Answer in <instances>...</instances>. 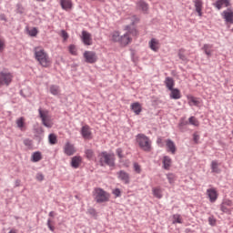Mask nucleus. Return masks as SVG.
Listing matches in <instances>:
<instances>
[{
  "label": "nucleus",
  "mask_w": 233,
  "mask_h": 233,
  "mask_svg": "<svg viewBox=\"0 0 233 233\" xmlns=\"http://www.w3.org/2000/svg\"><path fill=\"white\" fill-rule=\"evenodd\" d=\"M34 54L35 59L41 66H44V68H48V66L52 65V60H50V56H48V53L45 51V48L36 46L34 48Z\"/></svg>",
  "instance_id": "obj_1"
},
{
  "label": "nucleus",
  "mask_w": 233,
  "mask_h": 233,
  "mask_svg": "<svg viewBox=\"0 0 233 233\" xmlns=\"http://www.w3.org/2000/svg\"><path fill=\"white\" fill-rule=\"evenodd\" d=\"M137 143L144 152H151L152 150V140L145 134H138L136 137Z\"/></svg>",
  "instance_id": "obj_2"
},
{
  "label": "nucleus",
  "mask_w": 233,
  "mask_h": 233,
  "mask_svg": "<svg viewBox=\"0 0 233 233\" xmlns=\"http://www.w3.org/2000/svg\"><path fill=\"white\" fill-rule=\"evenodd\" d=\"M93 196L97 203H108L110 201V193L101 187H96L93 191Z\"/></svg>",
  "instance_id": "obj_3"
},
{
  "label": "nucleus",
  "mask_w": 233,
  "mask_h": 233,
  "mask_svg": "<svg viewBox=\"0 0 233 233\" xmlns=\"http://www.w3.org/2000/svg\"><path fill=\"white\" fill-rule=\"evenodd\" d=\"M99 161L102 167H105V165H107V167H116V155L104 151L99 155Z\"/></svg>",
  "instance_id": "obj_4"
},
{
  "label": "nucleus",
  "mask_w": 233,
  "mask_h": 233,
  "mask_svg": "<svg viewBox=\"0 0 233 233\" xmlns=\"http://www.w3.org/2000/svg\"><path fill=\"white\" fill-rule=\"evenodd\" d=\"M38 112L44 127H46L47 128H52L54 123L52 122V116H50L48 110H43L40 108L38 109Z\"/></svg>",
  "instance_id": "obj_5"
},
{
  "label": "nucleus",
  "mask_w": 233,
  "mask_h": 233,
  "mask_svg": "<svg viewBox=\"0 0 233 233\" xmlns=\"http://www.w3.org/2000/svg\"><path fill=\"white\" fill-rule=\"evenodd\" d=\"M14 79V75L8 71H1L0 72V86L5 85V86H8L10 83H12V80Z\"/></svg>",
  "instance_id": "obj_6"
},
{
  "label": "nucleus",
  "mask_w": 233,
  "mask_h": 233,
  "mask_svg": "<svg viewBox=\"0 0 233 233\" xmlns=\"http://www.w3.org/2000/svg\"><path fill=\"white\" fill-rule=\"evenodd\" d=\"M130 34L133 35H137V31L133 29L132 31H128L124 35L120 36V45L121 46H127V45H130L132 43V37H130Z\"/></svg>",
  "instance_id": "obj_7"
},
{
  "label": "nucleus",
  "mask_w": 233,
  "mask_h": 233,
  "mask_svg": "<svg viewBox=\"0 0 233 233\" xmlns=\"http://www.w3.org/2000/svg\"><path fill=\"white\" fill-rule=\"evenodd\" d=\"M83 56L86 63H89L90 65L97 63V54H96L94 51H85Z\"/></svg>",
  "instance_id": "obj_8"
},
{
  "label": "nucleus",
  "mask_w": 233,
  "mask_h": 233,
  "mask_svg": "<svg viewBox=\"0 0 233 233\" xmlns=\"http://www.w3.org/2000/svg\"><path fill=\"white\" fill-rule=\"evenodd\" d=\"M233 202H232V200H230V199H225L223 202H222V204H221V206H220V210L222 211V212H224V214H228V215H230V214H232V210H233Z\"/></svg>",
  "instance_id": "obj_9"
},
{
  "label": "nucleus",
  "mask_w": 233,
  "mask_h": 233,
  "mask_svg": "<svg viewBox=\"0 0 233 233\" xmlns=\"http://www.w3.org/2000/svg\"><path fill=\"white\" fill-rule=\"evenodd\" d=\"M221 17L228 25H233V9L228 8L221 13Z\"/></svg>",
  "instance_id": "obj_10"
},
{
  "label": "nucleus",
  "mask_w": 233,
  "mask_h": 233,
  "mask_svg": "<svg viewBox=\"0 0 233 233\" xmlns=\"http://www.w3.org/2000/svg\"><path fill=\"white\" fill-rule=\"evenodd\" d=\"M206 194L210 201V203H216L218 201V198H219V194L215 187H210L207 189Z\"/></svg>",
  "instance_id": "obj_11"
},
{
  "label": "nucleus",
  "mask_w": 233,
  "mask_h": 233,
  "mask_svg": "<svg viewBox=\"0 0 233 233\" xmlns=\"http://www.w3.org/2000/svg\"><path fill=\"white\" fill-rule=\"evenodd\" d=\"M81 40L86 46H92V35L87 31H82Z\"/></svg>",
  "instance_id": "obj_12"
},
{
  "label": "nucleus",
  "mask_w": 233,
  "mask_h": 233,
  "mask_svg": "<svg viewBox=\"0 0 233 233\" xmlns=\"http://www.w3.org/2000/svg\"><path fill=\"white\" fill-rule=\"evenodd\" d=\"M213 5L218 10H221L223 7L228 8V6H230V0H217Z\"/></svg>",
  "instance_id": "obj_13"
},
{
  "label": "nucleus",
  "mask_w": 233,
  "mask_h": 233,
  "mask_svg": "<svg viewBox=\"0 0 233 233\" xmlns=\"http://www.w3.org/2000/svg\"><path fill=\"white\" fill-rule=\"evenodd\" d=\"M81 134L84 139H92V131L90 130V126L86 125L82 127Z\"/></svg>",
  "instance_id": "obj_14"
},
{
  "label": "nucleus",
  "mask_w": 233,
  "mask_h": 233,
  "mask_svg": "<svg viewBox=\"0 0 233 233\" xmlns=\"http://www.w3.org/2000/svg\"><path fill=\"white\" fill-rule=\"evenodd\" d=\"M166 143V147H167V152H170V154H176V152L177 151V147H176V143H174V141H172L171 139H167L165 141Z\"/></svg>",
  "instance_id": "obj_15"
},
{
  "label": "nucleus",
  "mask_w": 233,
  "mask_h": 233,
  "mask_svg": "<svg viewBox=\"0 0 233 233\" xmlns=\"http://www.w3.org/2000/svg\"><path fill=\"white\" fill-rule=\"evenodd\" d=\"M64 153L66 156H74L76 154V147L70 142H67L64 147Z\"/></svg>",
  "instance_id": "obj_16"
},
{
  "label": "nucleus",
  "mask_w": 233,
  "mask_h": 233,
  "mask_svg": "<svg viewBox=\"0 0 233 233\" xmlns=\"http://www.w3.org/2000/svg\"><path fill=\"white\" fill-rule=\"evenodd\" d=\"M26 119H25V116H21L16 119L15 124L17 128L21 130V132H25L26 130Z\"/></svg>",
  "instance_id": "obj_17"
},
{
  "label": "nucleus",
  "mask_w": 233,
  "mask_h": 233,
  "mask_svg": "<svg viewBox=\"0 0 233 233\" xmlns=\"http://www.w3.org/2000/svg\"><path fill=\"white\" fill-rule=\"evenodd\" d=\"M196 12L198 14L199 17L203 16V0H194Z\"/></svg>",
  "instance_id": "obj_18"
},
{
  "label": "nucleus",
  "mask_w": 233,
  "mask_h": 233,
  "mask_svg": "<svg viewBox=\"0 0 233 233\" xmlns=\"http://www.w3.org/2000/svg\"><path fill=\"white\" fill-rule=\"evenodd\" d=\"M118 176V179H120V181H123V183H125L126 185H128V183H130V176L128 175V173L121 170L117 173Z\"/></svg>",
  "instance_id": "obj_19"
},
{
  "label": "nucleus",
  "mask_w": 233,
  "mask_h": 233,
  "mask_svg": "<svg viewBox=\"0 0 233 233\" xmlns=\"http://www.w3.org/2000/svg\"><path fill=\"white\" fill-rule=\"evenodd\" d=\"M149 48L153 50V52H157L159 48L161 47V44H159V40L156 38H152L149 43Z\"/></svg>",
  "instance_id": "obj_20"
},
{
  "label": "nucleus",
  "mask_w": 233,
  "mask_h": 233,
  "mask_svg": "<svg viewBox=\"0 0 233 233\" xmlns=\"http://www.w3.org/2000/svg\"><path fill=\"white\" fill-rule=\"evenodd\" d=\"M187 103L189 106H199V99L192 95L187 96Z\"/></svg>",
  "instance_id": "obj_21"
},
{
  "label": "nucleus",
  "mask_w": 233,
  "mask_h": 233,
  "mask_svg": "<svg viewBox=\"0 0 233 233\" xmlns=\"http://www.w3.org/2000/svg\"><path fill=\"white\" fill-rule=\"evenodd\" d=\"M60 5L63 10H66V12L70 11L72 6H74L72 0H60Z\"/></svg>",
  "instance_id": "obj_22"
},
{
  "label": "nucleus",
  "mask_w": 233,
  "mask_h": 233,
  "mask_svg": "<svg viewBox=\"0 0 233 233\" xmlns=\"http://www.w3.org/2000/svg\"><path fill=\"white\" fill-rule=\"evenodd\" d=\"M82 161H83V158L81 157H77V156L73 157L71 159V167L73 168H79Z\"/></svg>",
  "instance_id": "obj_23"
},
{
  "label": "nucleus",
  "mask_w": 233,
  "mask_h": 233,
  "mask_svg": "<svg viewBox=\"0 0 233 233\" xmlns=\"http://www.w3.org/2000/svg\"><path fill=\"white\" fill-rule=\"evenodd\" d=\"M163 163V168L165 170H170V167H172V158L168 156H165L162 160Z\"/></svg>",
  "instance_id": "obj_24"
},
{
  "label": "nucleus",
  "mask_w": 233,
  "mask_h": 233,
  "mask_svg": "<svg viewBox=\"0 0 233 233\" xmlns=\"http://www.w3.org/2000/svg\"><path fill=\"white\" fill-rule=\"evenodd\" d=\"M131 109L137 116H139V114H141L143 110V107L141 106V104H139V102H135L131 105Z\"/></svg>",
  "instance_id": "obj_25"
},
{
  "label": "nucleus",
  "mask_w": 233,
  "mask_h": 233,
  "mask_svg": "<svg viewBox=\"0 0 233 233\" xmlns=\"http://www.w3.org/2000/svg\"><path fill=\"white\" fill-rule=\"evenodd\" d=\"M137 7L138 10H142V12H147L148 11V4L145 2L144 0H139L137 2Z\"/></svg>",
  "instance_id": "obj_26"
},
{
  "label": "nucleus",
  "mask_w": 233,
  "mask_h": 233,
  "mask_svg": "<svg viewBox=\"0 0 233 233\" xmlns=\"http://www.w3.org/2000/svg\"><path fill=\"white\" fill-rule=\"evenodd\" d=\"M169 90L171 92L169 95L171 99H181V91H179V89L172 88Z\"/></svg>",
  "instance_id": "obj_27"
},
{
  "label": "nucleus",
  "mask_w": 233,
  "mask_h": 233,
  "mask_svg": "<svg viewBox=\"0 0 233 233\" xmlns=\"http://www.w3.org/2000/svg\"><path fill=\"white\" fill-rule=\"evenodd\" d=\"M213 46L210 44H206L203 46L202 50H204V53L206 54V56H208V57H211L212 56V53L214 52V50H212Z\"/></svg>",
  "instance_id": "obj_28"
},
{
  "label": "nucleus",
  "mask_w": 233,
  "mask_h": 233,
  "mask_svg": "<svg viewBox=\"0 0 233 233\" xmlns=\"http://www.w3.org/2000/svg\"><path fill=\"white\" fill-rule=\"evenodd\" d=\"M219 163H218V161L213 160L211 162V172H213L214 174H221V168L219 167Z\"/></svg>",
  "instance_id": "obj_29"
},
{
  "label": "nucleus",
  "mask_w": 233,
  "mask_h": 233,
  "mask_svg": "<svg viewBox=\"0 0 233 233\" xmlns=\"http://www.w3.org/2000/svg\"><path fill=\"white\" fill-rule=\"evenodd\" d=\"M49 92L52 96H59L61 94V87H59V86L52 85L49 86Z\"/></svg>",
  "instance_id": "obj_30"
},
{
  "label": "nucleus",
  "mask_w": 233,
  "mask_h": 233,
  "mask_svg": "<svg viewBox=\"0 0 233 233\" xmlns=\"http://www.w3.org/2000/svg\"><path fill=\"white\" fill-rule=\"evenodd\" d=\"M42 159H43V156L41 155V152L36 151L33 153L32 155L33 163H38V161H41Z\"/></svg>",
  "instance_id": "obj_31"
},
{
  "label": "nucleus",
  "mask_w": 233,
  "mask_h": 233,
  "mask_svg": "<svg viewBox=\"0 0 233 233\" xmlns=\"http://www.w3.org/2000/svg\"><path fill=\"white\" fill-rule=\"evenodd\" d=\"M165 85L168 90H172L175 85L174 79L172 77H167L165 80Z\"/></svg>",
  "instance_id": "obj_32"
},
{
  "label": "nucleus",
  "mask_w": 233,
  "mask_h": 233,
  "mask_svg": "<svg viewBox=\"0 0 233 233\" xmlns=\"http://www.w3.org/2000/svg\"><path fill=\"white\" fill-rule=\"evenodd\" d=\"M152 192L153 196L157 198V199H161V198H163V191L159 187H153Z\"/></svg>",
  "instance_id": "obj_33"
},
{
  "label": "nucleus",
  "mask_w": 233,
  "mask_h": 233,
  "mask_svg": "<svg viewBox=\"0 0 233 233\" xmlns=\"http://www.w3.org/2000/svg\"><path fill=\"white\" fill-rule=\"evenodd\" d=\"M111 40L114 41V43H120L121 36L119 35V32H113L111 35Z\"/></svg>",
  "instance_id": "obj_34"
},
{
  "label": "nucleus",
  "mask_w": 233,
  "mask_h": 233,
  "mask_svg": "<svg viewBox=\"0 0 233 233\" xmlns=\"http://www.w3.org/2000/svg\"><path fill=\"white\" fill-rule=\"evenodd\" d=\"M85 154H86V157L89 159V161H92L95 159L94 151L92 149H86Z\"/></svg>",
  "instance_id": "obj_35"
},
{
  "label": "nucleus",
  "mask_w": 233,
  "mask_h": 233,
  "mask_svg": "<svg viewBox=\"0 0 233 233\" xmlns=\"http://www.w3.org/2000/svg\"><path fill=\"white\" fill-rule=\"evenodd\" d=\"M176 223H178V224L183 223V218H181V215L179 214L173 215V224L176 225Z\"/></svg>",
  "instance_id": "obj_36"
},
{
  "label": "nucleus",
  "mask_w": 233,
  "mask_h": 233,
  "mask_svg": "<svg viewBox=\"0 0 233 233\" xmlns=\"http://www.w3.org/2000/svg\"><path fill=\"white\" fill-rule=\"evenodd\" d=\"M50 145H56L57 143V136L50 134L48 137Z\"/></svg>",
  "instance_id": "obj_37"
},
{
  "label": "nucleus",
  "mask_w": 233,
  "mask_h": 233,
  "mask_svg": "<svg viewBox=\"0 0 233 233\" xmlns=\"http://www.w3.org/2000/svg\"><path fill=\"white\" fill-rule=\"evenodd\" d=\"M28 34L31 37H35L37 34H39V31L37 30V27H33L28 30Z\"/></svg>",
  "instance_id": "obj_38"
},
{
  "label": "nucleus",
  "mask_w": 233,
  "mask_h": 233,
  "mask_svg": "<svg viewBox=\"0 0 233 233\" xmlns=\"http://www.w3.org/2000/svg\"><path fill=\"white\" fill-rule=\"evenodd\" d=\"M189 123L190 125H193V127H199V121L195 116L189 117Z\"/></svg>",
  "instance_id": "obj_39"
},
{
  "label": "nucleus",
  "mask_w": 233,
  "mask_h": 233,
  "mask_svg": "<svg viewBox=\"0 0 233 233\" xmlns=\"http://www.w3.org/2000/svg\"><path fill=\"white\" fill-rule=\"evenodd\" d=\"M68 50L72 56H77V48L76 47V46L70 45Z\"/></svg>",
  "instance_id": "obj_40"
},
{
  "label": "nucleus",
  "mask_w": 233,
  "mask_h": 233,
  "mask_svg": "<svg viewBox=\"0 0 233 233\" xmlns=\"http://www.w3.org/2000/svg\"><path fill=\"white\" fill-rule=\"evenodd\" d=\"M167 177L168 182L170 183V185H172V183H174V181H176V175H174L172 173H168L167 175Z\"/></svg>",
  "instance_id": "obj_41"
},
{
  "label": "nucleus",
  "mask_w": 233,
  "mask_h": 233,
  "mask_svg": "<svg viewBox=\"0 0 233 233\" xmlns=\"http://www.w3.org/2000/svg\"><path fill=\"white\" fill-rule=\"evenodd\" d=\"M112 194L116 198H121V189L120 188H115V189H113Z\"/></svg>",
  "instance_id": "obj_42"
},
{
  "label": "nucleus",
  "mask_w": 233,
  "mask_h": 233,
  "mask_svg": "<svg viewBox=\"0 0 233 233\" xmlns=\"http://www.w3.org/2000/svg\"><path fill=\"white\" fill-rule=\"evenodd\" d=\"M134 170L137 174H141V166L137 163H134Z\"/></svg>",
  "instance_id": "obj_43"
},
{
  "label": "nucleus",
  "mask_w": 233,
  "mask_h": 233,
  "mask_svg": "<svg viewBox=\"0 0 233 233\" xmlns=\"http://www.w3.org/2000/svg\"><path fill=\"white\" fill-rule=\"evenodd\" d=\"M116 155L119 157V159H123L124 156H123V149L121 147H118L116 149Z\"/></svg>",
  "instance_id": "obj_44"
},
{
  "label": "nucleus",
  "mask_w": 233,
  "mask_h": 233,
  "mask_svg": "<svg viewBox=\"0 0 233 233\" xmlns=\"http://www.w3.org/2000/svg\"><path fill=\"white\" fill-rule=\"evenodd\" d=\"M47 227H48L49 230H51V232H54V230H56V228L54 226H52V220L51 219L47 220Z\"/></svg>",
  "instance_id": "obj_45"
},
{
  "label": "nucleus",
  "mask_w": 233,
  "mask_h": 233,
  "mask_svg": "<svg viewBox=\"0 0 233 233\" xmlns=\"http://www.w3.org/2000/svg\"><path fill=\"white\" fill-rule=\"evenodd\" d=\"M208 223H209V225H211V227L216 226V218H214V217H209Z\"/></svg>",
  "instance_id": "obj_46"
},
{
  "label": "nucleus",
  "mask_w": 233,
  "mask_h": 233,
  "mask_svg": "<svg viewBox=\"0 0 233 233\" xmlns=\"http://www.w3.org/2000/svg\"><path fill=\"white\" fill-rule=\"evenodd\" d=\"M61 36L63 37L64 41H66V39H68V33H66L65 30H62Z\"/></svg>",
  "instance_id": "obj_47"
},
{
  "label": "nucleus",
  "mask_w": 233,
  "mask_h": 233,
  "mask_svg": "<svg viewBox=\"0 0 233 233\" xmlns=\"http://www.w3.org/2000/svg\"><path fill=\"white\" fill-rule=\"evenodd\" d=\"M178 57L179 59H181L182 61H187V56H185V55H183V50H180L178 52Z\"/></svg>",
  "instance_id": "obj_48"
},
{
  "label": "nucleus",
  "mask_w": 233,
  "mask_h": 233,
  "mask_svg": "<svg viewBox=\"0 0 233 233\" xmlns=\"http://www.w3.org/2000/svg\"><path fill=\"white\" fill-rule=\"evenodd\" d=\"M36 179L37 181H43L45 179V176L43 175V173H38L36 175Z\"/></svg>",
  "instance_id": "obj_49"
},
{
  "label": "nucleus",
  "mask_w": 233,
  "mask_h": 233,
  "mask_svg": "<svg viewBox=\"0 0 233 233\" xmlns=\"http://www.w3.org/2000/svg\"><path fill=\"white\" fill-rule=\"evenodd\" d=\"M5 50V40L0 39V52H3Z\"/></svg>",
  "instance_id": "obj_50"
},
{
  "label": "nucleus",
  "mask_w": 233,
  "mask_h": 233,
  "mask_svg": "<svg viewBox=\"0 0 233 233\" xmlns=\"http://www.w3.org/2000/svg\"><path fill=\"white\" fill-rule=\"evenodd\" d=\"M24 145H25V147H32V140L25 139L24 140Z\"/></svg>",
  "instance_id": "obj_51"
},
{
  "label": "nucleus",
  "mask_w": 233,
  "mask_h": 233,
  "mask_svg": "<svg viewBox=\"0 0 233 233\" xmlns=\"http://www.w3.org/2000/svg\"><path fill=\"white\" fill-rule=\"evenodd\" d=\"M8 233H19V231L15 228H12Z\"/></svg>",
  "instance_id": "obj_52"
},
{
  "label": "nucleus",
  "mask_w": 233,
  "mask_h": 233,
  "mask_svg": "<svg viewBox=\"0 0 233 233\" xmlns=\"http://www.w3.org/2000/svg\"><path fill=\"white\" fill-rule=\"evenodd\" d=\"M198 139H199V136L194 134V141L198 142Z\"/></svg>",
  "instance_id": "obj_53"
},
{
  "label": "nucleus",
  "mask_w": 233,
  "mask_h": 233,
  "mask_svg": "<svg viewBox=\"0 0 233 233\" xmlns=\"http://www.w3.org/2000/svg\"><path fill=\"white\" fill-rule=\"evenodd\" d=\"M54 216H56V212H54V211L49 212L50 218H54Z\"/></svg>",
  "instance_id": "obj_54"
},
{
  "label": "nucleus",
  "mask_w": 233,
  "mask_h": 233,
  "mask_svg": "<svg viewBox=\"0 0 233 233\" xmlns=\"http://www.w3.org/2000/svg\"><path fill=\"white\" fill-rule=\"evenodd\" d=\"M162 141H163V139L161 137H159V138H157V143L158 145H161Z\"/></svg>",
  "instance_id": "obj_55"
},
{
  "label": "nucleus",
  "mask_w": 233,
  "mask_h": 233,
  "mask_svg": "<svg viewBox=\"0 0 233 233\" xmlns=\"http://www.w3.org/2000/svg\"><path fill=\"white\" fill-rule=\"evenodd\" d=\"M36 1H39L40 3H45V1L46 0H36Z\"/></svg>",
  "instance_id": "obj_56"
}]
</instances>
